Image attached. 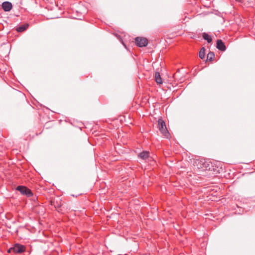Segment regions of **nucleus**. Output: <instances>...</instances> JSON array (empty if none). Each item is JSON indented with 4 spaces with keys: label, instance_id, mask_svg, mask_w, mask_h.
Wrapping results in <instances>:
<instances>
[{
    "label": "nucleus",
    "instance_id": "nucleus-1",
    "mask_svg": "<svg viewBox=\"0 0 255 255\" xmlns=\"http://www.w3.org/2000/svg\"><path fill=\"white\" fill-rule=\"evenodd\" d=\"M194 166L201 171H205L210 169V165L204 159H197L194 160Z\"/></svg>",
    "mask_w": 255,
    "mask_h": 255
},
{
    "label": "nucleus",
    "instance_id": "nucleus-2",
    "mask_svg": "<svg viewBox=\"0 0 255 255\" xmlns=\"http://www.w3.org/2000/svg\"><path fill=\"white\" fill-rule=\"evenodd\" d=\"M158 125L159 130L162 135L168 137L169 135V133L167 129L165 123L162 119H159L158 121Z\"/></svg>",
    "mask_w": 255,
    "mask_h": 255
},
{
    "label": "nucleus",
    "instance_id": "nucleus-3",
    "mask_svg": "<svg viewBox=\"0 0 255 255\" xmlns=\"http://www.w3.org/2000/svg\"><path fill=\"white\" fill-rule=\"evenodd\" d=\"M16 190L20 192L23 195H26L28 197H31L33 193L28 188L23 186H18Z\"/></svg>",
    "mask_w": 255,
    "mask_h": 255
},
{
    "label": "nucleus",
    "instance_id": "nucleus-4",
    "mask_svg": "<svg viewBox=\"0 0 255 255\" xmlns=\"http://www.w3.org/2000/svg\"><path fill=\"white\" fill-rule=\"evenodd\" d=\"M12 249H13V253L19 254L25 252L26 247L22 245L17 243L13 246Z\"/></svg>",
    "mask_w": 255,
    "mask_h": 255
},
{
    "label": "nucleus",
    "instance_id": "nucleus-5",
    "mask_svg": "<svg viewBox=\"0 0 255 255\" xmlns=\"http://www.w3.org/2000/svg\"><path fill=\"white\" fill-rule=\"evenodd\" d=\"M136 45L139 47L146 46L148 44V40L146 38L137 37L135 39Z\"/></svg>",
    "mask_w": 255,
    "mask_h": 255
},
{
    "label": "nucleus",
    "instance_id": "nucleus-6",
    "mask_svg": "<svg viewBox=\"0 0 255 255\" xmlns=\"http://www.w3.org/2000/svg\"><path fill=\"white\" fill-rule=\"evenodd\" d=\"M2 8L5 11H9L12 8V4L8 1H4L2 3Z\"/></svg>",
    "mask_w": 255,
    "mask_h": 255
},
{
    "label": "nucleus",
    "instance_id": "nucleus-7",
    "mask_svg": "<svg viewBox=\"0 0 255 255\" xmlns=\"http://www.w3.org/2000/svg\"><path fill=\"white\" fill-rule=\"evenodd\" d=\"M217 48L221 51H225L226 50V46L222 40L218 39L217 40Z\"/></svg>",
    "mask_w": 255,
    "mask_h": 255
},
{
    "label": "nucleus",
    "instance_id": "nucleus-8",
    "mask_svg": "<svg viewBox=\"0 0 255 255\" xmlns=\"http://www.w3.org/2000/svg\"><path fill=\"white\" fill-rule=\"evenodd\" d=\"M138 156L142 159L146 160L149 156V152L147 151H143L138 155Z\"/></svg>",
    "mask_w": 255,
    "mask_h": 255
},
{
    "label": "nucleus",
    "instance_id": "nucleus-9",
    "mask_svg": "<svg viewBox=\"0 0 255 255\" xmlns=\"http://www.w3.org/2000/svg\"><path fill=\"white\" fill-rule=\"evenodd\" d=\"M28 27V24H23L21 25L16 28V31L18 32H21L25 30Z\"/></svg>",
    "mask_w": 255,
    "mask_h": 255
},
{
    "label": "nucleus",
    "instance_id": "nucleus-10",
    "mask_svg": "<svg viewBox=\"0 0 255 255\" xmlns=\"http://www.w3.org/2000/svg\"><path fill=\"white\" fill-rule=\"evenodd\" d=\"M155 79L156 82L158 84H161L162 83V80L160 77V74L159 72H156L155 73Z\"/></svg>",
    "mask_w": 255,
    "mask_h": 255
},
{
    "label": "nucleus",
    "instance_id": "nucleus-11",
    "mask_svg": "<svg viewBox=\"0 0 255 255\" xmlns=\"http://www.w3.org/2000/svg\"><path fill=\"white\" fill-rule=\"evenodd\" d=\"M203 38L207 41L208 43H211L212 41V38L210 35L206 32L202 33Z\"/></svg>",
    "mask_w": 255,
    "mask_h": 255
},
{
    "label": "nucleus",
    "instance_id": "nucleus-12",
    "mask_svg": "<svg viewBox=\"0 0 255 255\" xmlns=\"http://www.w3.org/2000/svg\"><path fill=\"white\" fill-rule=\"evenodd\" d=\"M205 48L204 47L202 48L199 52V57L203 59L205 57Z\"/></svg>",
    "mask_w": 255,
    "mask_h": 255
},
{
    "label": "nucleus",
    "instance_id": "nucleus-13",
    "mask_svg": "<svg viewBox=\"0 0 255 255\" xmlns=\"http://www.w3.org/2000/svg\"><path fill=\"white\" fill-rule=\"evenodd\" d=\"M214 53L212 52H210L207 55V59L209 61H212L214 57Z\"/></svg>",
    "mask_w": 255,
    "mask_h": 255
},
{
    "label": "nucleus",
    "instance_id": "nucleus-14",
    "mask_svg": "<svg viewBox=\"0 0 255 255\" xmlns=\"http://www.w3.org/2000/svg\"><path fill=\"white\" fill-rule=\"evenodd\" d=\"M12 249V247H11L10 248H9L8 250H7V253H11V252H13V249Z\"/></svg>",
    "mask_w": 255,
    "mask_h": 255
},
{
    "label": "nucleus",
    "instance_id": "nucleus-15",
    "mask_svg": "<svg viewBox=\"0 0 255 255\" xmlns=\"http://www.w3.org/2000/svg\"><path fill=\"white\" fill-rule=\"evenodd\" d=\"M236 1H239V0H236Z\"/></svg>",
    "mask_w": 255,
    "mask_h": 255
}]
</instances>
